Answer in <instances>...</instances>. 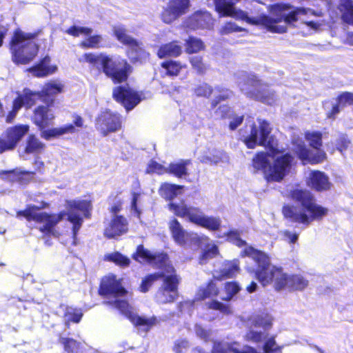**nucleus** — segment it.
Masks as SVG:
<instances>
[{
  "mask_svg": "<svg viewBox=\"0 0 353 353\" xmlns=\"http://www.w3.org/2000/svg\"><path fill=\"white\" fill-rule=\"evenodd\" d=\"M290 198L297 202L296 205L284 204L281 212L285 219L295 223H309V192L303 189L294 188L290 192Z\"/></svg>",
  "mask_w": 353,
  "mask_h": 353,
  "instance_id": "nucleus-9",
  "label": "nucleus"
},
{
  "mask_svg": "<svg viewBox=\"0 0 353 353\" xmlns=\"http://www.w3.org/2000/svg\"><path fill=\"white\" fill-rule=\"evenodd\" d=\"M232 112V108L228 104L220 105L215 110V114H216L221 119L230 118Z\"/></svg>",
  "mask_w": 353,
  "mask_h": 353,
  "instance_id": "nucleus-59",
  "label": "nucleus"
},
{
  "mask_svg": "<svg viewBox=\"0 0 353 353\" xmlns=\"http://www.w3.org/2000/svg\"><path fill=\"white\" fill-rule=\"evenodd\" d=\"M188 6L189 0H174L172 5L162 12V20L166 23H170L176 17L183 14Z\"/></svg>",
  "mask_w": 353,
  "mask_h": 353,
  "instance_id": "nucleus-24",
  "label": "nucleus"
},
{
  "mask_svg": "<svg viewBox=\"0 0 353 353\" xmlns=\"http://www.w3.org/2000/svg\"><path fill=\"white\" fill-rule=\"evenodd\" d=\"M167 168L157 162L156 161L151 160L146 168L147 173H157L158 174H163L166 173Z\"/></svg>",
  "mask_w": 353,
  "mask_h": 353,
  "instance_id": "nucleus-56",
  "label": "nucleus"
},
{
  "mask_svg": "<svg viewBox=\"0 0 353 353\" xmlns=\"http://www.w3.org/2000/svg\"><path fill=\"white\" fill-rule=\"evenodd\" d=\"M105 260L112 262L121 268H127L131 263L130 259L119 252H114L105 255Z\"/></svg>",
  "mask_w": 353,
  "mask_h": 353,
  "instance_id": "nucleus-42",
  "label": "nucleus"
},
{
  "mask_svg": "<svg viewBox=\"0 0 353 353\" xmlns=\"http://www.w3.org/2000/svg\"><path fill=\"white\" fill-rule=\"evenodd\" d=\"M215 7L217 12L223 17H231L236 19L246 21L250 24H260L257 21L248 17L247 12L241 10H236L232 2H226V0H216Z\"/></svg>",
  "mask_w": 353,
  "mask_h": 353,
  "instance_id": "nucleus-18",
  "label": "nucleus"
},
{
  "mask_svg": "<svg viewBox=\"0 0 353 353\" xmlns=\"http://www.w3.org/2000/svg\"><path fill=\"white\" fill-rule=\"evenodd\" d=\"M189 61L192 68L199 75H204L209 69V65L204 61L203 57L201 56L196 55L190 57Z\"/></svg>",
  "mask_w": 353,
  "mask_h": 353,
  "instance_id": "nucleus-41",
  "label": "nucleus"
},
{
  "mask_svg": "<svg viewBox=\"0 0 353 353\" xmlns=\"http://www.w3.org/2000/svg\"><path fill=\"white\" fill-rule=\"evenodd\" d=\"M103 37L101 34L89 35L79 46L84 49H97L103 47Z\"/></svg>",
  "mask_w": 353,
  "mask_h": 353,
  "instance_id": "nucleus-44",
  "label": "nucleus"
},
{
  "mask_svg": "<svg viewBox=\"0 0 353 353\" xmlns=\"http://www.w3.org/2000/svg\"><path fill=\"white\" fill-rule=\"evenodd\" d=\"M182 188V185L165 183L161 185L160 190L162 196L166 199L171 200L176 196L177 191Z\"/></svg>",
  "mask_w": 353,
  "mask_h": 353,
  "instance_id": "nucleus-45",
  "label": "nucleus"
},
{
  "mask_svg": "<svg viewBox=\"0 0 353 353\" xmlns=\"http://www.w3.org/2000/svg\"><path fill=\"white\" fill-rule=\"evenodd\" d=\"M350 104H353V94L350 92H343L336 99L326 101L323 106L327 117L335 118L340 112L342 108L346 105Z\"/></svg>",
  "mask_w": 353,
  "mask_h": 353,
  "instance_id": "nucleus-20",
  "label": "nucleus"
},
{
  "mask_svg": "<svg viewBox=\"0 0 353 353\" xmlns=\"http://www.w3.org/2000/svg\"><path fill=\"white\" fill-rule=\"evenodd\" d=\"M191 164L190 159H181L178 162L170 163L166 173L172 174L177 178H183L188 176V165Z\"/></svg>",
  "mask_w": 353,
  "mask_h": 353,
  "instance_id": "nucleus-30",
  "label": "nucleus"
},
{
  "mask_svg": "<svg viewBox=\"0 0 353 353\" xmlns=\"http://www.w3.org/2000/svg\"><path fill=\"white\" fill-rule=\"evenodd\" d=\"M128 319L134 327L144 332H149L158 323L157 318L155 316L147 318L137 314H130Z\"/></svg>",
  "mask_w": 353,
  "mask_h": 353,
  "instance_id": "nucleus-27",
  "label": "nucleus"
},
{
  "mask_svg": "<svg viewBox=\"0 0 353 353\" xmlns=\"http://www.w3.org/2000/svg\"><path fill=\"white\" fill-rule=\"evenodd\" d=\"M121 127L122 117L121 114L110 109H105L96 117L95 128L103 137L120 130Z\"/></svg>",
  "mask_w": 353,
  "mask_h": 353,
  "instance_id": "nucleus-12",
  "label": "nucleus"
},
{
  "mask_svg": "<svg viewBox=\"0 0 353 353\" xmlns=\"http://www.w3.org/2000/svg\"><path fill=\"white\" fill-rule=\"evenodd\" d=\"M234 348L229 344H223L220 341H216L214 343L211 353H231Z\"/></svg>",
  "mask_w": 353,
  "mask_h": 353,
  "instance_id": "nucleus-60",
  "label": "nucleus"
},
{
  "mask_svg": "<svg viewBox=\"0 0 353 353\" xmlns=\"http://www.w3.org/2000/svg\"><path fill=\"white\" fill-rule=\"evenodd\" d=\"M328 176L319 170L310 171V187L317 191H325L330 188Z\"/></svg>",
  "mask_w": 353,
  "mask_h": 353,
  "instance_id": "nucleus-28",
  "label": "nucleus"
},
{
  "mask_svg": "<svg viewBox=\"0 0 353 353\" xmlns=\"http://www.w3.org/2000/svg\"><path fill=\"white\" fill-rule=\"evenodd\" d=\"M128 231V221L123 215H114L105 228L103 234L107 239H114Z\"/></svg>",
  "mask_w": 353,
  "mask_h": 353,
  "instance_id": "nucleus-21",
  "label": "nucleus"
},
{
  "mask_svg": "<svg viewBox=\"0 0 353 353\" xmlns=\"http://www.w3.org/2000/svg\"><path fill=\"white\" fill-rule=\"evenodd\" d=\"M327 157L322 149V134L318 131L310 132V164L322 163Z\"/></svg>",
  "mask_w": 353,
  "mask_h": 353,
  "instance_id": "nucleus-22",
  "label": "nucleus"
},
{
  "mask_svg": "<svg viewBox=\"0 0 353 353\" xmlns=\"http://www.w3.org/2000/svg\"><path fill=\"white\" fill-rule=\"evenodd\" d=\"M172 236L174 241L179 245L185 243V232L176 219H172L169 225Z\"/></svg>",
  "mask_w": 353,
  "mask_h": 353,
  "instance_id": "nucleus-37",
  "label": "nucleus"
},
{
  "mask_svg": "<svg viewBox=\"0 0 353 353\" xmlns=\"http://www.w3.org/2000/svg\"><path fill=\"white\" fill-rule=\"evenodd\" d=\"M274 288L275 290H288L289 291L302 290L307 285V281L299 274L289 275L284 273L280 267L274 276Z\"/></svg>",
  "mask_w": 353,
  "mask_h": 353,
  "instance_id": "nucleus-14",
  "label": "nucleus"
},
{
  "mask_svg": "<svg viewBox=\"0 0 353 353\" xmlns=\"http://www.w3.org/2000/svg\"><path fill=\"white\" fill-rule=\"evenodd\" d=\"M182 53L181 47L178 45L177 41H174L161 45L157 52V56L160 59L168 57H177Z\"/></svg>",
  "mask_w": 353,
  "mask_h": 353,
  "instance_id": "nucleus-32",
  "label": "nucleus"
},
{
  "mask_svg": "<svg viewBox=\"0 0 353 353\" xmlns=\"http://www.w3.org/2000/svg\"><path fill=\"white\" fill-rule=\"evenodd\" d=\"M119 193H117L115 195L111 194L108 197L109 200L115 201L109 208V212L114 215H117V214L122 210L123 201L120 199H117Z\"/></svg>",
  "mask_w": 353,
  "mask_h": 353,
  "instance_id": "nucleus-58",
  "label": "nucleus"
},
{
  "mask_svg": "<svg viewBox=\"0 0 353 353\" xmlns=\"http://www.w3.org/2000/svg\"><path fill=\"white\" fill-rule=\"evenodd\" d=\"M240 268L235 263H229L222 268L219 272V274L214 276L216 281H223L227 279L234 278L239 272Z\"/></svg>",
  "mask_w": 353,
  "mask_h": 353,
  "instance_id": "nucleus-40",
  "label": "nucleus"
},
{
  "mask_svg": "<svg viewBox=\"0 0 353 353\" xmlns=\"http://www.w3.org/2000/svg\"><path fill=\"white\" fill-rule=\"evenodd\" d=\"M283 348V345H279L276 343L275 336L268 338L263 345L264 353H282Z\"/></svg>",
  "mask_w": 353,
  "mask_h": 353,
  "instance_id": "nucleus-49",
  "label": "nucleus"
},
{
  "mask_svg": "<svg viewBox=\"0 0 353 353\" xmlns=\"http://www.w3.org/2000/svg\"><path fill=\"white\" fill-rule=\"evenodd\" d=\"M214 88L207 83H203L194 88V94L197 97L210 98L212 94Z\"/></svg>",
  "mask_w": 353,
  "mask_h": 353,
  "instance_id": "nucleus-52",
  "label": "nucleus"
},
{
  "mask_svg": "<svg viewBox=\"0 0 353 353\" xmlns=\"http://www.w3.org/2000/svg\"><path fill=\"white\" fill-rule=\"evenodd\" d=\"M40 209L35 205H28L23 210L17 212V217H24L28 221H35L45 224L40 226L39 230L45 236H55L54 227L67 215V220L72 224V237L75 240L82 226L83 219L75 211L82 212L83 217L90 219L93 209L91 199H74L67 202L68 212L61 211L57 214H49L46 212H37Z\"/></svg>",
  "mask_w": 353,
  "mask_h": 353,
  "instance_id": "nucleus-2",
  "label": "nucleus"
},
{
  "mask_svg": "<svg viewBox=\"0 0 353 353\" xmlns=\"http://www.w3.org/2000/svg\"><path fill=\"white\" fill-rule=\"evenodd\" d=\"M167 274L162 271L155 272L145 275L139 287L141 292H148L159 280L162 281L155 294V297L161 303H174L179 297V287L181 278L177 274L175 268L170 266Z\"/></svg>",
  "mask_w": 353,
  "mask_h": 353,
  "instance_id": "nucleus-3",
  "label": "nucleus"
},
{
  "mask_svg": "<svg viewBox=\"0 0 353 353\" xmlns=\"http://www.w3.org/2000/svg\"><path fill=\"white\" fill-rule=\"evenodd\" d=\"M76 128L71 123L61 126L59 128H54L48 130H42L41 136L46 140H50L52 138H57L65 134H72L76 132Z\"/></svg>",
  "mask_w": 353,
  "mask_h": 353,
  "instance_id": "nucleus-31",
  "label": "nucleus"
},
{
  "mask_svg": "<svg viewBox=\"0 0 353 353\" xmlns=\"http://www.w3.org/2000/svg\"><path fill=\"white\" fill-rule=\"evenodd\" d=\"M161 67L165 70V75L168 77H176L186 65H182L179 61L170 59L161 62Z\"/></svg>",
  "mask_w": 353,
  "mask_h": 353,
  "instance_id": "nucleus-38",
  "label": "nucleus"
},
{
  "mask_svg": "<svg viewBox=\"0 0 353 353\" xmlns=\"http://www.w3.org/2000/svg\"><path fill=\"white\" fill-rule=\"evenodd\" d=\"M338 9L341 14L342 20L353 26V0H340Z\"/></svg>",
  "mask_w": 353,
  "mask_h": 353,
  "instance_id": "nucleus-35",
  "label": "nucleus"
},
{
  "mask_svg": "<svg viewBox=\"0 0 353 353\" xmlns=\"http://www.w3.org/2000/svg\"><path fill=\"white\" fill-rule=\"evenodd\" d=\"M206 307L209 310H217L224 314H230L232 310L228 305L223 304L217 300H212L206 303Z\"/></svg>",
  "mask_w": 353,
  "mask_h": 353,
  "instance_id": "nucleus-51",
  "label": "nucleus"
},
{
  "mask_svg": "<svg viewBox=\"0 0 353 353\" xmlns=\"http://www.w3.org/2000/svg\"><path fill=\"white\" fill-rule=\"evenodd\" d=\"M111 304L117 308L122 314H126L130 312V305L126 300L115 299Z\"/></svg>",
  "mask_w": 353,
  "mask_h": 353,
  "instance_id": "nucleus-62",
  "label": "nucleus"
},
{
  "mask_svg": "<svg viewBox=\"0 0 353 353\" xmlns=\"http://www.w3.org/2000/svg\"><path fill=\"white\" fill-rule=\"evenodd\" d=\"M272 130L267 120H259V125L252 121L250 125L249 134L242 139V141L248 149L259 145L276 155L271 165L268 152H257L252 159L251 165L255 172H263L268 182H281L290 172L294 158L291 153H283V151L278 148V141L271 134Z\"/></svg>",
  "mask_w": 353,
  "mask_h": 353,
  "instance_id": "nucleus-1",
  "label": "nucleus"
},
{
  "mask_svg": "<svg viewBox=\"0 0 353 353\" xmlns=\"http://www.w3.org/2000/svg\"><path fill=\"white\" fill-rule=\"evenodd\" d=\"M253 325L256 327H262L264 330H268L272 325V321L266 317L258 316L255 319Z\"/></svg>",
  "mask_w": 353,
  "mask_h": 353,
  "instance_id": "nucleus-61",
  "label": "nucleus"
},
{
  "mask_svg": "<svg viewBox=\"0 0 353 353\" xmlns=\"http://www.w3.org/2000/svg\"><path fill=\"white\" fill-rule=\"evenodd\" d=\"M64 90V85L61 82L56 81H49L44 83L43 88L39 91L40 99L45 103L50 99H54V97L61 94Z\"/></svg>",
  "mask_w": 353,
  "mask_h": 353,
  "instance_id": "nucleus-25",
  "label": "nucleus"
},
{
  "mask_svg": "<svg viewBox=\"0 0 353 353\" xmlns=\"http://www.w3.org/2000/svg\"><path fill=\"white\" fill-rule=\"evenodd\" d=\"M131 257L140 263H154L159 266L164 265L168 259L166 253H152L150 250L146 249L143 244L137 245L135 252L132 253Z\"/></svg>",
  "mask_w": 353,
  "mask_h": 353,
  "instance_id": "nucleus-17",
  "label": "nucleus"
},
{
  "mask_svg": "<svg viewBox=\"0 0 353 353\" xmlns=\"http://www.w3.org/2000/svg\"><path fill=\"white\" fill-rule=\"evenodd\" d=\"M294 152L303 164H306L309 161V150L304 144H297L294 149Z\"/></svg>",
  "mask_w": 353,
  "mask_h": 353,
  "instance_id": "nucleus-55",
  "label": "nucleus"
},
{
  "mask_svg": "<svg viewBox=\"0 0 353 353\" xmlns=\"http://www.w3.org/2000/svg\"><path fill=\"white\" fill-rule=\"evenodd\" d=\"M185 52L188 54H196L205 49L204 42L199 38L189 36L185 40Z\"/></svg>",
  "mask_w": 353,
  "mask_h": 353,
  "instance_id": "nucleus-36",
  "label": "nucleus"
},
{
  "mask_svg": "<svg viewBox=\"0 0 353 353\" xmlns=\"http://www.w3.org/2000/svg\"><path fill=\"white\" fill-rule=\"evenodd\" d=\"M59 343L67 353H81L83 346L81 342L69 337H60Z\"/></svg>",
  "mask_w": 353,
  "mask_h": 353,
  "instance_id": "nucleus-39",
  "label": "nucleus"
},
{
  "mask_svg": "<svg viewBox=\"0 0 353 353\" xmlns=\"http://www.w3.org/2000/svg\"><path fill=\"white\" fill-rule=\"evenodd\" d=\"M328 213V209L313 201L310 196V221H320Z\"/></svg>",
  "mask_w": 353,
  "mask_h": 353,
  "instance_id": "nucleus-43",
  "label": "nucleus"
},
{
  "mask_svg": "<svg viewBox=\"0 0 353 353\" xmlns=\"http://www.w3.org/2000/svg\"><path fill=\"white\" fill-rule=\"evenodd\" d=\"M25 106L30 108L36 103L37 98L40 99L39 91H32L30 89L26 88L23 90V93L21 94Z\"/></svg>",
  "mask_w": 353,
  "mask_h": 353,
  "instance_id": "nucleus-50",
  "label": "nucleus"
},
{
  "mask_svg": "<svg viewBox=\"0 0 353 353\" xmlns=\"http://www.w3.org/2000/svg\"><path fill=\"white\" fill-rule=\"evenodd\" d=\"M123 279L117 278L113 273H110L102 277L98 294L103 298L124 297L128 294V290L123 286Z\"/></svg>",
  "mask_w": 353,
  "mask_h": 353,
  "instance_id": "nucleus-13",
  "label": "nucleus"
},
{
  "mask_svg": "<svg viewBox=\"0 0 353 353\" xmlns=\"http://www.w3.org/2000/svg\"><path fill=\"white\" fill-rule=\"evenodd\" d=\"M112 97L126 112L132 110L145 99L142 92L133 89L128 84L115 86L112 90Z\"/></svg>",
  "mask_w": 353,
  "mask_h": 353,
  "instance_id": "nucleus-11",
  "label": "nucleus"
},
{
  "mask_svg": "<svg viewBox=\"0 0 353 353\" xmlns=\"http://www.w3.org/2000/svg\"><path fill=\"white\" fill-rule=\"evenodd\" d=\"M170 209L180 218L186 219L200 228L210 232H216L221 228V219L219 216H207L198 207L188 205L185 203H174L170 205Z\"/></svg>",
  "mask_w": 353,
  "mask_h": 353,
  "instance_id": "nucleus-8",
  "label": "nucleus"
},
{
  "mask_svg": "<svg viewBox=\"0 0 353 353\" xmlns=\"http://www.w3.org/2000/svg\"><path fill=\"white\" fill-rule=\"evenodd\" d=\"M241 258L249 257L255 264V267H247V271L254 274L257 281L263 285L267 286L273 283L274 278L280 267L271 265L270 256L265 252L252 245L244 248L240 252Z\"/></svg>",
  "mask_w": 353,
  "mask_h": 353,
  "instance_id": "nucleus-7",
  "label": "nucleus"
},
{
  "mask_svg": "<svg viewBox=\"0 0 353 353\" xmlns=\"http://www.w3.org/2000/svg\"><path fill=\"white\" fill-rule=\"evenodd\" d=\"M112 35L122 45L128 47V54L131 55L132 63H142L149 57L150 54L144 49L142 43L129 35L124 26H113Z\"/></svg>",
  "mask_w": 353,
  "mask_h": 353,
  "instance_id": "nucleus-10",
  "label": "nucleus"
},
{
  "mask_svg": "<svg viewBox=\"0 0 353 353\" xmlns=\"http://www.w3.org/2000/svg\"><path fill=\"white\" fill-rule=\"evenodd\" d=\"M40 30L25 32L21 29L14 30L9 42L12 61L17 65H26L37 56L39 46L34 41Z\"/></svg>",
  "mask_w": 353,
  "mask_h": 353,
  "instance_id": "nucleus-6",
  "label": "nucleus"
},
{
  "mask_svg": "<svg viewBox=\"0 0 353 353\" xmlns=\"http://www.w3.org/2000/svg\"><path fill=\"white\" fill-rule=\"evenodd\" d=\"M214 90L219 94L211 100L210 110L215 109L221 102L230 100L234 96L232 90L222 85H216Z\"/></svg>",
  "mask_w": 353,
  "mask_h": 353,
  "instance_id": "nucleus-33",
  "label": "nucleus"
},
{
  "mask_svg": "<svg viewBox=\"0 0 353 353\" xmlns=\"http://www.w3.org/2000/svg\"><path fill=\"white\" fill-rule=\"evenodd\" d=\"M51 57L46 55L27 69V71L36 78H45L54 74L58 70L57 65L50 64Z\"/></svg>",
  "mask_w": 353,
  "mask_h": 353,
  "instance_id": "nucleus-19",
  "label": "nucleus"
},
{
  "mask_svg": "<svg viewBox=\"0 0 353 353\" xmlns=\"http://www.w3.org/2000/svg\"><path fill=\"white\" fill-rule=\"evenodd\" d=\"M83 58L90 64L95 65L99 63L102 72L114 84L126 82L133 72L132 66L125 59H114L105 53L96 54L92 52L85 53Z\"/></svg>",
  "mask_w": 353,
  "mask_h": 353,
  "instance_id": "nucleus-5",
  "label": "nucleus"
},
{
  "mask_svg": "<svg viewBox=\"0 0 353 353\" xmlns=\"http://www.w3.org/2000/svg\"><path fill=\"white\" fill-rule=\"evenodd\" d=\"M34 175V172L16 170L11 179V183H18L21 185H26L32 180Z\"/></svg>",
  "mask_w": 353,
  "mask_h": 353,
  "instance_id": "nucleus-48",
  "label": "nucleus"
},
{
  "mask_svg": "<svg viewBox=\"0 0 353 353\" xmlns=\"http://www.w3.org/2000/svg\"><path fill=\"white\" fill-rule=\"evenodd\" d=\"M265 335L262 332L254 330H249L245 335V339L247 341H251L255 343H259L263 341Z\"/></svg>",
  "mask_w": 353,
  "mask_h": 353,
  "instance_id": "nucleus-57",
  "label": "nucleus"
},
{
  "mask_svg": "<svg viewBox=\"0 0 353 353\" xmlns=\"http://www.w3.org/2000/svg\"><path fill=\"white\" fill-rule=\"evenodd\" d=\"M244 84L248 87L253 88L248 92V94L250 97L266 103L272 98L269 93L265 92L264 90H256L262 85L261 81L255 74H249L244 79Z\"/></svg>",
  "mask_w": 353,
  "mask_h": 353,
  "instance_id": "nucleus-23",
  "label": "nucleus"
},
{
  "mask_svg": "<svg viewBox=\"0 0 353 353\" xmlns=\"http://www.w3.org/2000/svg\"><path fill=\"white\" fill-rule=\"evenodd\" d=\"M92 32V29L91 28L84 26L79 27L77 26H72L65 30V33L74 37H78L81 34L90 35Z\"/></svg>",
  "mask_w": 353,
  "mask_h": 353,
  "instance_id": "nucleus-53",
  "label": "nucleus"
},
{
  "mask_svg": "<svg viewBox=\"0 0 353 353\" xmlns=\"http://www.w3.org/2000/svg\"><path fill=\"white\" fill-rule=\"evenodd\" d=\"M223 289L226 293V296L221 299L223 301H230L241 291V288L236 281H228L225 283Z\"/></svg>",
  "mask_w": 353,
  "mask_h": 353,
  "instance_id": "nucleus-47",
  "label": "nucleus"
},
{
  "mask_svg": "<svg viewBox=\"0 0 353 353\" xmlns=\"http://www.w3.org/2000/svg\"><path fill=\"white\" fill-rule=\"evenodd\" d=\"M28 130L29 126L23 124L8 128L0 137V154L13 150Z\"/></svg>",
  "mask_w": 353,
  "mask_h": 353,
  "instance_id": "nucleus-15",
  "label": "nucleus"
},
{
  "mask_svg": "<svg viewBox=\"0 0 353 353\" xmlns=\"http://www.w3.org/2000/svg\"><path fill=\"white\" fill-rule=\"evenodd\" d=\"M210 14L208 12H196L187 20V27L192 30L207 29L212 24Z\"/></svg>",
  "mask_w": 353,
  "mask_h": 353,
  "instance_id": "nucleus-26",
  "label": "nucleus"
},
{
  "mask_svg": "<svg viewBox=\"0 0 353 353\" xmlns=\"http://www.w3.org/2000/svg\"><path fill=\"white\" fill-rule=\"evenodd\" d=\"M46 105H39L33 110L32 121L40 130H44L52 125L55 117L50 107L54 104V99H50Z\"/></svg>",
  "mask_w": 353,
  "mask_h": 353,
  "instance_id": "nucleus-16",
  "label": "nucleus"
},
{
  "mask_svg": "<svg viewBox=\"0 0 353 353\" xmlns=\"http://www.w3.org/2000/svg\"><path fill=\"white\" fill-rule=\"evenodd\" d=\"M64 316L67 318L68 322L78 323L83 317V313L80 309H68L64 313Z\"/></svg>",
  "mask_w": 353,
  "mask_h": 353,
  "instance_id": "nucleus-54",
  "label": "nucleus"
},
{
  "mask_svg": "<svg viewBox=\"0 0 353 353\" xmlns=\"http://www.w3.org/2000/svg\"><path fill=\"white\" fill-rule=\"evenodd\" d=\"M244 29L237 26L235 23L228 22L222 28V33L228 34L232 32H242Z\"/></svg>",
  "mask_w": 353,
  "mask_h": 353,
  "instance_id": "nucleus-63",
  "label": "nucleus"
},
{
  "mask_svg": "<svg viewBox=\"0 0 353 353\" xmlns=\"http://www.w3.org/2000/svg\"><path fill=\"white\" fill-rule=\"evenodd\" d=\"M270 12L273 17L263 14L259 23L270 32L283 34L287 32L288 28L279 23L284 21L286 24H292L299 21L301 16L306 15L307 11L304 8H294L290 3H276L270 6Z\"/></svg>",
  "mask_w": 353,
  "mask_h": 353,
  "instance_id": "nucleus-4",
  "label": "nucleus"
},
{
  "mask_svg": "<svg viewBox=\"0 0 353 353\" xmlns=\"http://www.w3.org/2000/svg\"><path fill=\"white\" fill-rule=\"evenodd\" d=\"M219 253V249L216 245H212L211 248L205 250L201 255V259H208L214 258Z\"/></svg>",
  "mask_w": 353,
  "mask_h": 353,
  "instance_id": "nucleus-64",
  "label": "nucleus"
},
{
  "mask_svg": "<svg viewBox=\"0 0 353 353\" xmlns=\"http://www.w3.org/2000/svg\"><path fill=\"white\" fill-rule=\"evenodd\" d=\"M216 281L214 276L206 283L205 286L199 288L196 294V300L203 301L216 297L219 294V289L216 285Z\"/></svg>",
  "mask_w": 353,
  "mask_h": 353,
  "instance_id": "nucleus-29",
  "label": "nucleus"
},
{
  "mask_svg": "<svg viewBox=\"0 0 353 353\" xmlns=\"http://www.w3.org/2000/svg\"><path fill=\"white\" fill-rule=\"evenodd\" d=\"M224 235L226 237V240L228 241L239 248H242L244 246L245 248L246 246H248L247 245V242L241 239V233L237 230H229L224 234Z\"/></svg>",
  "mask_w": 353,
  "mask_h": 353,
  "instance_id": "nucleus-46",
  "label": "nucleus"
},
{
  "mask_svg": "<svg viewBox=\"0 0 353 353\" xmlns=\"http://www.w3.org/2000/svg\"><path fill=\"white\" fill-rule=\"evenodd\" d=\"M45 147V144L35 134H30L26 139L24 152L26 154H40L44 150Z\"/></svg>",
  "mask_w": 353,
  "mask_h": 353,
  "instance_id": "nucleus-34",
  "label": "nucleus"
}]
</instances>
